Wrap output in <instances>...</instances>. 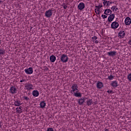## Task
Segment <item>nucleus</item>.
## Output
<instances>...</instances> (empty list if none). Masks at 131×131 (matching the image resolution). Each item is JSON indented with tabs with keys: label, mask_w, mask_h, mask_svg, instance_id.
Wrapping results in <instances>:
<instances>
[{
	"label": "nucleus",
	"mask_w": 131,
	"mask_h": 131,
	"mask_svg": "<svg viewBox=\"0 0 131 131\" xmlns=\"http://www.w3.org/2000/svg\"><path fill=\"white\" fill-rule=\"evenodd\" d=\"M71 89H72L71 93L73 94L74 93H75V91L77 92V91H78V85L77 84H73L71 87Z\"/></svg>",
	"instance_id": "f257e3e1"
},
{
	"label": "nucleus",
	"mask_w": 131,
	"mask_h": 131,
	"mask_svg": "<svg viewBox=\"0 0 131 131\" xmlns=\"http://www.w3.org/2000/svg\"><path fill=\"white\" fill-rule=\"evenodd\" d=\"M45 16L47 18H51L53 16V9H49L45 12Z\"/></svg>",
	"instance_id": "f03ea898"
},
{
	"label": "nucleus",
	"mask_w": 131,
	"mask_h": 131,
	"mask_svg": "<svg viewBox=\"0 0 131 131\" xmlns=\"http://www.w3.org/2000/svg\"><path fill=\"white\" fill-rule=\"evenodd\" d=\"M60 60L63 63H66L68 62V56L67 55L62 54L60 57Z\"/></svg>",
	"instance_id": "7ed1b4c3"
},
{
	"label": "nucleus",
	"mask_w": 131,
	"mask_h": 131,
	"mask_svg": "<svg viewBox=\"0 0 131 131\" xmlns=\"http://www.w3.org/2000/svg\"><path fill=\"white\" fill-rule=\"evenodd\" d=\"M119 26V24L116 21H114L111 24V28L112 29H117Z\"/></svg>",
	"instance_id": "20e7f679"
},
{
	"label": "nucleus",
	"mask_w": 131,
	"mask_h": 131,
	"mask_svg": "<svg viewBox=\"0 0 131 131\" xmlns=\"http://www.w3.org/2000/svg\"><path fill=\"white\" fill-rule=\"evenodd\" d=\"M9 92L12 95L16 94L17 93V88L15 86H12L10 89Z\"/></svg>",
	"instance_id": "39448f33"
},
{
	"label": "nucleus",
	"mask_w": 131,
	"mask_h": 131,
	"mask_svg": "<svg viewBox=\"0 0 131 131\" xmlns=\"http://www.w3.org/2000/svg\"><path fill=\"white\" fill-rule=\"evenodd\" d=\"M25 72L26 74H32V73H33V69L31 67H30L28 69H26L25 70Z\"/></svg>",
	"instance_id": "423d86ee"
},
{
	"label": "nucleus",
	"mask_w": 131,
	"mask_h": 131,
	"mask_svg": "<svg viewBox=\"0 0 131 131\" xmlns=\"http://www.w3.org/2000/svg\"><path fill=\"white\" fill-rule=\"evenodd\" d=\"M96 87L99 90H101V89H103V88H104V84H103V82L98 81L96 84Z\"/></svg>",
	"instance_id": "0eeeda50"
},
{
	"label": "nucleus",
	"mask_w": 131,
	"mask_h": 131,
	"mask_svg": "<svg viewBox=\"0 0 131 131\" xmlns=\"http://www.w3.org/2000/svg\"><path fill=\"white\" fill-rule=\"evenodd\" d=\"M85 7V5L83 3L81 2L78 5V10H80V11H81L84 9Z\"/></svg>",
	"instance_id": "6e6552de"
},
{
	"label": "nucleus",
	"mask_w": 131,
	"mask_h": 131,
	"mask_svg": "<svg viewBox=\"0 0 131 131\" xmlns=\"http://www.w3.org/2000/svg\"><path fill=\"white\" fill-rule=\"evenodd\" d=\"M118 36L120 38H123L125 36V32L124 31H120L118 33Z\"/></svg>",
	"instance_id": "1a4fd4ad"
},
{
	"label": "nucleus",
	"mask_w": 131,
	"mask_h": 131,
	"mask_svg": "<svg viewBox=\"0 0 131 131\" xmlns=\"http://www.w3.org/2000/svg\"><path fill=\"white\" fill-rule=\"evenodd\" d=\"M25 88L26 90H27V91H30V90H33V85L28 83L25 85Z\"/></svg>",
	"instance_id": "9d476101"
},
{
	"label": "nucleus",
	"mask_w": 131,
	"mask_h": 131,
	"mask_svg": "<svg viewBox=\"0 0 131 131\" xmlns=\"http://www.w3.org/2000/svg\"><path fill=\"white\" fill-rule=\"evenodd\" d=\"M114 18H115V15L114 14H112L108 16L107 20L108 22H112V21L114 20Z\"/></svg>",
	"instance_id": "9b49d317"
},
{
	"label": "nucleus",
	"mask_w": 131,
	"mask_h": 131,
	"mask_svg": "<svg viewBox=\"0 0 131 131\" xmlns=\"http://www.w3.org/2000/svg\"><path fill=\"white\" fill-rule=\"evenodd\" d=\"M131 24V19L129 17H127L125 19V25H130Z\"/></svg>",
	"instance_id": "f8f14e48"
},
{
	"label": "nucleus",
	"mask_w": 131,
	"mask_h": 131,
	"mask_svg": "<svg viewBox=\"0 0 131 131\" xmlns=\"http://www.w3.org/2000/svg\"><path fill=\"white\" fill-rule=\"evenodd\" d=\"M116 54H117V52L116 51H111L107 52V55L110 57H114V56H116Z\"/></svg>",
	"instance_id": "ddd939ff"
},
{
	"label": "nucleus",
	"mask_w": 131,
	"mask_h": 131,
	"mask_svg": "<svg viewBox=\"0 0 131 131\" xmlns=\"http://www.w3.org/2000/svg\"><path fill=\"white\" fill-rule=\"evenodd\" d=\"M104 14L105 15H106L107 16H109V15H111V14H112V11H111V10L107 9H105L104 10Z\"/></svg>",
	"instance_id": "4468645a"
},
{
	"label": "nucleus",
	"mask_w": 131,
	"mask_h": 131,
	"mask_svg": "<svg viewBox=\"0 0 131 131\" xmlns=\"http://www.w3.org/2000/svg\"><path fill=\"white\" fill-rule=\"evenodd\" d=\"M111 85L113 88H117L118 86V83L116 81H113L111 82Z\"/></svg>",
	"instance_id": "2eb2a0df"
},
{
	"label": "nucleus",
	"mask_w": 131,
	"mask_h": 131,
	"mask_svg": "<svg viewBox=\"0 0 131 131\" xmlns=\"http://www.w3.org/2000/svg\"><path fill=\"white\" fill-rule=\"evenodd\" d=\"M32 94L33 97H38L39 96V92L37 90H34L32 91Z\"/></svg>",
	"instance_id": "dca6fc26"
},
{
	"label": "nucleus",
	"mask_w": 131,
	"mask_h": 131,
	"mask_svg": "<svg viewBox=\"0 0 131 131\" xmlns=\"http://www.w3.org/2000/svg\"><path fill=\"white\" fill-rule=\"evenodd\" d=\"M74 96H75V97H82V94L81 93L79 92L78 91H77L76 92L74 93Z\"/></svg>",
	"instance_id": "f3484780"
},
{
	"label": "nucleus",
	"mask_w": 131,
	"mask_h": 131,
	"mask_svg": "<svg viewBox=\"0 0 131 131\" xmlns=\"http://www.w3.org/2000/svg\"><path fill=\"white\" fill-rule=\"evenodd\" d=\"M86 99V98H81L80 99H79L78 104H79L80 105H82L83 103H84Z\"/></svg>",
	"instance_id": "a211bd4d"
},
{
	"label": "nucleus",
	"mask_w": 131,
	"mask_h": 131,
	"mask_svg": "<svg viewBox=\"0 0 131 131\" xmlns=\"http://www.w3.org/2000/svg\"><path fill=\"white\" fill-rule=\"evenodd\" d=\"M21 104L22 103H21V101L19 100L14 101V106H21Z\"/></svg>",
	"instance_id": "6ab92c4d"
},
{
	"label": "nucleus",
	"mask_w": 131,
	"mask_h": 131,
	"mask_svg": "<svg viewBox=\"0 0 131 131\" xmlns=\"http://www.w3.org/2000/svg\"><path fill=\"white\" fill-rule=\"evenodd\" d=\"M50 60L51 62H52V63H54L55 61H56V56L54 55H51L50 57Z\"/></svg>",
	"instance_id": "aec40b11"
},
{
	"label": "nucleus",
	"mask_w": 131,
	"mask_h": 131,
	"mask_svg": "<svg viewBox=\"0 0 131 131\" xmlns=\"http://www.w3.org/2000/svg\"><path fill=\"white\" fill-rule=\"evenodd\" d=\"M87 106H92L93 104V99H88L86 101Z\"/></svg>",
	"instance_id": "412c9836"
},
{
	"label": "nucleus",
	"mask_w": 131,
	"mask_h": 131,
	"mask_svg": "<svg viewBox=\"0 0 131 131\" xmlns=\"http://www.w3.org/2000/svg\"><path fill=\"white\" fill-rule=\"evenodd\" d=\"M47 105V103L45 101H41L40 103V108H45Z\"/></svg>",
	"instance_id": "4be33fe9"
},
{
	"label": "nucleus",
	"mask_w": 131,
	"mask_h": 131,
	"mask_svg": "<svg viewBox=\"0 0 131 131\" xmlns=\"http://www.w3.org/2000/svg\"><path fill=\"white\" fill-rule=\"evenodd\" d=\"M16 110L17 113H22V106H19L18 108L17 107Z\"/></svg>",
	"instance_id": "5701e85b"
},
{
	"label": "nucleus",
	"mask_w": 131,
	"mask_h": 131,
	"mask_svg": "<svg viewBox=\"0 0 131 131\" xmlns=\"http://www.w3.org/2000/svg\"><path fill=\"white\" fill-rule=\"evenodd\" d=\"M6 54V51L4 49H0V55H4Z\"/></svg>",
	"instance_id": "b1692460"
},
{
	"label": "nucleus",
	"mask_w": 131,
	"mask_h": 131,
	"mask_svg": "<svg viewBox=\"0 0 131 131\" xmlns=\"http://www.w3.org/2000/svg\"><path fill=\"white\" fill-rule=\"evenodd\" d=\"M23 99H24V100H25L26 101V102H29V101L30 100L29 97H28L27 96H23Z\"/></svg>",
	"instance_id": "393cba45"
},
{
	"label": "nucleus",
	"mask_w": 131,
	"mask_h": 131,
	"mask_svg": "<svg viewBox=\"0 0 131 131\" xmlns=\"http://www.w3.org/2000/svg\"><path fill=\"white\" fill-rule=\"evenodd\" d=\"M96 39H98V37L96 36L92 37V41H95V40H96Z\"/></svg>",
	"instance_id": "a878e982"
},
{
	"label": "nucleus",
	"mask_w": 131,
	"mask_h": 131,
	"mask_svg": "<svg viewBox=\"0 0 131 131\" xmlns=\"http://www.w3.org/2000/svg\"><path fill=\"white\" fill-rule=\"evenodd\" d=\"M113 78H114V76H113L112 75L108 76V79H109V80H112Z\"/></svg>",
	"instance_id": "bb28decb"
},
{
	"label": "nucleus",
	"mask_w": 131,
	"mask_h": 131,
	"mask_svg": "<svg viewBox=\"0 0 131 131\" xmlns=\"http://www.w3.org/2000/svg\"><path fill=\"white\" fill-rule=\"evenodd\" d=\"M95 12L96 14H97V15H99V14H100V10H99L98 9H95Z\"/></svg>",
	"instance_id": "cd10ccee"
},
{
	"label": "nucleus",
	"mask_w": 131,
	"mask_h": 131,
	"mask_svg": "<svg viewBox=\"0 0 131 131\" xmlns=\"http://www.w3.org/2000/svg\"><path fill=\"white\" fill-rule=\"evenodd\" d=\"M103 6L106 7V6L107 5V1L106 0H103Z\"/></svg>",
	"instance_id": "c85d7f7f"
},
{
	"label": "nucleus",
	"mask_w": 131,
	"mask_h": 131,
	"mask_svg": "<svg viewBox=\"0 0 131 131\" xmlns=\"http://www.w3.org/2000/svg\"><path fill=\"white\" fill-rule=\"evenodd\" d=\"M96 8H97V9H101L102 7H103V5L102 4H100L98 6H95Z\"/></svg>",
	"instance_id": "c756f323"
},
{
	"label": "nucleus",
	"mask_w": 131,
	"mask_h": 131,
	"mask_svg": "<svg viewBox=\"0 0 131 131\" xmlns=\"http://www.w3.org/2000/svg\"><path fill=\"white\" fill-rule=\"evenodd\" d=\"M127 79L129 81H131V73L129 74L127 76Z\"/></svg>",
	"instance_id": "7c9ffc66"
},
{
	"label": "nucleus",
	"mask_w": 131,
	"mask_h": 131,
	"mask_svg": "<svg viewBox=\"0 0 131 131\" xmlns=\"http://www.w3.org/2000/svg\"><path fill=\"white\" fill-rule=\"evenodd\" d=\"M107 93H108V94H114V91L112 90H108L107 91Z\"/></svg>",
	"instance_id": "2f4dec72"
},
{
	"label": "nucleus",
	"mask_w": 131,
	"mask_h": 131,
	"mask_svg": "<svg viewBox=\"0 0 131 131\" xmlns=\"http://www.w3.org/2000/svg\"><path fill=\"white\" fill-rule=\"evenodd\" d=\"M47 131H54V129L52 127L48 128Z\"/></svg>",
	"instance_id": "473e14b6"
},
{
	"label": "nucleus",
	"mask_w": 131,
	"mask_h": 131,
	"mask_svg": "<svg viewBox=\"0 0 131 131\" xmlns=\"http://www.w3.org/2000/svg\"><path fill=\"white\" fill-rule=\"evenodd\" d=\"M110 1H107V3H106V7H110Z\"/></svg>",
	"instance_id": "72a5a7b5"
},
{
	"label": "nucleus",
	"mask_w": 131,
	"mask_h": 131,
	"mask_svg": "<svg viewBox=\"0 0 131 131\" xmlns=\"http://www.w3.org/2000/svg\"><path fill=\"white\" fill-rule=\"evenodd\" d=\"M101 17L103 18V19H106V18H107V15H102Z\"/></svg>",
	"instance_id": "f704fd0d"
},
{
	"label": "nucleus",
	"mask_w": 131,
	"mask_h": 131,
	"mask_svg": "<svg viewBox=\"0 0 131 131\" xmlns=\"http://www.w3.org/2000/svg\"><path fill=\"white\" fill-rule=\"evenodd\" d=\"M115 8H116V7L115 6H113L111 8V10H112L113 11H114V10H115Z\"/></svg>",
	"instance_id": "c9c22d12"
},
{
	"label": "nucleus",
	"mask_w": 131,
	"mask_h": 131,
	"mask_svg": "<svg viewBox=\"0 0 131 131\" xmlns=\"http://www.w3.org/2000/svg\"><path fill=\"white\" fill-rule=\"evenodd\" d=\"M63 7L64 9V10H66V9H67L68 6H67V5H64Z\"/></svg>",
	"instance_id": "e433bc0d"
},
{
	"label": "nucleus",
	"mask_w": 131,
	"mask_h": 131,
	"mask_svg": "<svg viewBox=\"0 0 131 131\" xmlns=\"http://www.w3.org/2000/svg\"><path fill=\"white\" fill-rule=\"evenodd\" d=\"M128 45H130L131 46V39L129 40V41L128 42Z\"/></svg>",
	"instance_id": "4c0bfd02"
},
{
	"label": "nucleus",
	"mask_w": 131,
	"mask_h": 131,
	"mask_svg": "<svg viewBox=\"0 0 131 131\" xmlns=\"http://www.w3.org/2000/svg\"><path fill=\"white\" fill-rule=\"evenodd\" d=\"M24 81H25V80H20V82H23Z\"/></svg>",
	"instance_id": "58836bf2"
},
{
	"label": "nucleus",
	"mask_w": 131,
	"mask_h": 131,
	"mask_svg": "<svg viewBox=\"0 0 131 131\" xmlns=\"http://www.w3.org/2000/svg\"><path fill=\"white\" fill-rule=\"evenodd\" d=\"M95 43H99V41L95 40Z\"/></svg>",
	"instance_id": "ea45409f"
},
{
	"label": "nucleus",
	"mask_w": 131,
	"mask_h": 131,
	"mask_svg": "<svg viewBox=\"0 0 131 131\" xmlns=\"http://www.w3.org/2000/svg\"><path fill=\"white\" fill-rule=\"evenodd\" d=\"M2 128V123L0 122V128Z\"/></svg>",
	"instance_id": "a19ab883"
},
{
	"label": "nucleus",
	"mask_w": 131,
	"mask_h": 131,
	"mask_svg": "<svg viewBox=\"0 0 131 131\" xmlns=\"http://www.w3.org/2000/svg\"><path fill=\"white\" fill-rule=\"evenodd\" d=\"M104 131H109V129H105V130Z\"/></svg>",
	"instance_id": "79ce46f5"
},
{
	"label": "nucleus",
	"mask_w": 131,
	"mask_h": 131,
	"mask_svg": "<svg viewBox=\"0 0 131 131\" xmlns=\"http://www.w3.org/2000/svg\"><path fill=\"white\" fill-rule=\"evenodd\" d=\"M117 10H118V8H116V9H115V11H117Z\"/></svg>",
	"instance_id": "37998d69"
},
{
	"label": "nucleus",
	"mask_w": 131,
	"mask_h": 131,
	"mask_svg": "<svg viewBox=\"0 0 131 131\" xmlns=\"http://www.w3.org/2000/svg\"><path fill=\"white\" fill-rule=\"evenodd\" d=\"M2 44V40H0V45Z\"/></svg>",
	"instance_id": "c03bdc74"
},
{
	"label": "nucleus",
	"mask_w": 131,
	"mask_h": 131,
	"mask_svg": "<svg viewBox=\"0 0 131 131\" xmlns=\"http://www.w3.org/2000/svg\"><path fill=\"white\" fill-rule=\"evenodd\" d=\"M100 13H101V11H100V10H99V14H100Z\"/></svg>",
	"instance_id": "a18cd8bd"
},
{
	"label": "nucleus",
	"mask_w": 131,
	"mask_h": 131,
	"mask_svg": "<svg viewBox=\"0 0 131 131\" xmlns=\"http://www.w3.org/2000/svg\"><path fill=\"white\" fill-rule=\"evenodd\" d=\"M110 4H112V2L110 3Z\"/></svg>",
	"instance_id": "49530a36"
},
{
	"label": "nucleus",
	"mask_w": 131,
	"mask_h": 131,
	"mask_svg": "<svg viewBox=\"0 0 131 131\" xmlns=\"http://www.w3.org/2000/svg\"><path fill=\"white\" fill-rule=\"evenodd\" d=\"M101 10V9H99V11H100Z\"/></svg>",
	"instance_id": "de8ad7c7"
},
{
	"label": "nucleus",
	"mask_w": 131,
	"mask_h": 131,
	"mask_svg": "<svg viewBox=\"0 0 131 131\" xmlns=\"http://www.w3.org/2000/svg\"><path fill=\"white\" fill-rule=\"evenodd\" d=\"M1 3H2V1H0V4H1Z\"/></svg>",
	"instance_id": "09e8293b"
}]
</instances>
